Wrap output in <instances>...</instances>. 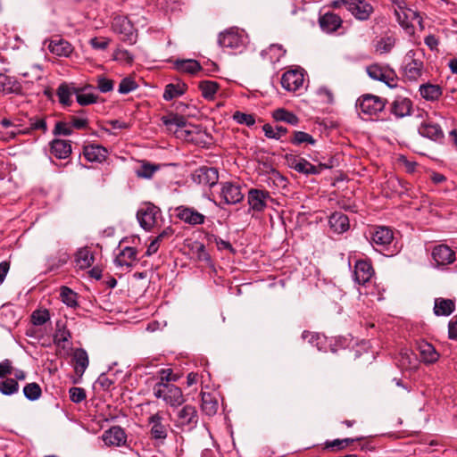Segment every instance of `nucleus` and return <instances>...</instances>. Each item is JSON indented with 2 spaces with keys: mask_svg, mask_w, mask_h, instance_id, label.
I'll list each match as a JSON object with an SVG mask.
<instances>
[{
  "mask_svg": "<svg viewBox=\"0 0 457 457\" xmlns=\"http://www.w3.org/2000/svg\"><path fill=\"white\" fill-rule=\"evenodd\" d=\"M167 130L173 133L177 138L184 141L193 142L195 134L197 133L198 128L187 124V119L178 113H168L161 118Z\"/></svg>",
  "mask_w": 457,
  "mask_h": 457,
  "instance_id": "obj_1",
  "label": "nucleus"
},
{
  "mask_svg": "<svg viewBox=\"0 0 457 457\" xmlns=\"http://www.w3.org/2000/svg\"><path fill=\"white\" fill-rule=\"evenodd\" d=\"M176 409L174 416L171 418L174 427L182 432L193 431L199 422L196 407L192 404H185Z\"/></svg>",
  "mask_w": 457,
  "mask_h": 457,
  "instance_id": "obj_2",
  "label": "nucleus"
},
{
  "mask_svg": "<svg viewBox=\"0 0 457 457\" xmlns=\"http://www.w3.org/2000/svg\"><path fill=\"white\" fill-rule=\"evenodd\" d=\"M153 394L157 399H162L173 409L181 406L186 402L181 388L172 383L157 382L153 387Z\"/></svg>",
  "mask_w": 457,
  "mask_h": 457,
  "instance_id": "obj_3",
  "label": "nucleus"
},
{
  "mask_svg": "<svg viewBox=\"0 0 457 457\" xmlns=\"http://www.w3.org/2000/svg\"><path fill=\"white\" fill-rule=\"evenodd\" d=\"M386 100L378 96L365 94L361 96L356 102V107L360 113L372 118L378 116L386 106Z\"/></svg>",
  "mask_w": 457,
  "mask_h": 457,
  "instance_id": "obj_4",
  "label": "nucleus"
},
{
  "mask_svg": "<svg viewBox=\"0 0 457 457\" xmlns=\"http://www.w3.org/2000/svg\"><path fill=\"white\" fill-rule=\"evenodd\" d=\"M218 42L223 48L241 52L247 43V37L243 30L230 29L219 35Z\"/></svg>",
  "mask_w": 457,
  "mask_h": 457,
  "instance_id": "obj_5",
  "label": "nucleus"
},
{
  "mask_svg": "<svg viewBox=\"0 0 457 457\" xmlns=\"http://www.w3.org/2000/svg\"><path fill=\"white\" fill-rule=\"evenodd\" d=\"M333 8L345 6L355 18L359 20L369 19L372 7L362 0H334L331 3Z\"/></svg>",
  "mask_w": 457,
  "mask_h": 457,
  "instance_id": "obj_6",
  "label": "nucleus"
},
{
  "mask_svg": "<svg viewBox=\"0 0 457 457\" xmlns=\"http://www.w3.org/2000/svg\"><path fill=\"white\" fill-rule=\"evenodd\" d=\"M159 216L160 209L152 204H145L137 213L139 224L145 230H151L157 226Z\"/></svg>",
  "mask_w": 457,
  "mask_h": 457,
  "instance_id": "obj_7",
  "label": "nucleus"
},
{
  "mask_svg": "<svg viewBox=\"0 0 457 457\" xmlns=\"http://www.w3.org/2000/svg\"><path fill=\"white\" fill-rule=\"evenodd\" d=\"M113 30L120 36V39L129 45L136 43L137 34L131 23L126 17H116L112 22Z\"/></svg>",
  "mask_w": 457,
  "mask_h": 457,
  "instance_id": "obj_8",
  "label": "nucleus"
},
{
  "mask_svg": "<svg viewBox=\"0 0 457 457\" xmlns=\"http://www.w3.org/2000/svg\"><path fill=\"white\" fill-rule=\"evenodd\" d=\"M396 8L395 10V13L399 24L408 29L409 28H413L412 22L417 21L420 24L421 23V18L420 14L406 6L404 2L396 3Z\"/></svg>",
  "mask_w": 457,
  "mask_h": 457,
  "instance_id": "obj_9",
  "label": "nucleus"
},
{
  "mask_svg": "<svg viewBox=\"0 0 457 457\" xmlns=\"http://www.w3.org/2000/svg\"><path fill=\"white\" fill-rule=\"evenodd\" d=\"M102 440L106 446L120 447L126 445L127 434L120 426H112L102 434Z\"/></svg>",
  "mask_w": 457,
  "mask_h": 457,
  "instance_id": "obj_10",
  "label": "nucleus"
},
{
  "mask_svg": "<svg viewBox=\"0 0 457 457\" xmlns=\"http://www.w3.org/2000/svg\"><path fill=\"white\" fill-rule=\"evenodd\" d=\"M270 199L271 196L268 191L256 188H251L248 191L247 202L254 212H263L267 207V201Z\"/></svg>",
  "mask_w": 457,
  "mask_h": 457,
  "instance_id": "obj_11",
  "label": "nucleus"
},
{
  "mask_svg": "<svg viewBox=\"0 0 457 457\" xmlns=\"http://www.w3.org/2000/svg\"><path fill=\"white\" fill-rule=\"evenodd\" d=\"M303 71L295 69L287 71L282 75L281 85L286 90L295 92L303 87Z\"/></svg>",
  "mask_w": 457,
  "mask_h": 457,
  "instance_id": "obj_12",
  "label": "nucleus"
},
{
  "mask_svg": "<svg viewBox=\"0 0 457 457\" xmlns=\"http://www.w3.org/2000/svg\"><path fill=\"white\" fill-rule=\"evenodd\" d=\"M220 195L226 204H236L244 198L240 186L231 182L222 184Z\"/></svg>",
  "mask_w": 457,
  "mask_h": 457,
  "instance_id": "obj_13",
  "label": "nucleus"
},
{
  "mask_svg": "<svg viewBox=\"0 0 457 457\" xmlns=\"http://www.w3.org/2000/svg\"><path fill=\"white\" fill-rule=\"evenodd\" d=\"M394 233L387 227H377L371 234V243L380 250L386 249L393 242Z\"/></svg>",
  "mask_w": 457,
  "mask_h": 457,
  "instance_id": "obj_14",
  "label": "nucleus"
},
{
  "mask_svg": "<svg viewBox=\"0 0 457 457\" xmlns=\"http://www.w3.org/2000/svg\"><path fill=\"white\" fill-rule=\"evenodd\" d=\"M162 420L163 413L162 411L148 418V423L152 426L150 429L151 436L155 440L163 441L168 436L167 427L162 424Z\"/></svg>",
  "mask_w": 457,
  "mask_h": 457,
  "instance_id": "obj_15",
  "label": "nucleus"
},
{
  "mask_svg": "<svg viewBox=\"0 0 457 457\" xmlns=\"http://www.w3.org/2000/svg\"><path fill=\"white\" fill-rule=\"evenodd\" d=\"M432 258L437 266H446L455 261V253L446 245H437L432 250Z\"/></svg>",
  "mask_w": 457,
  "mask_h": 457,
  "instance_id": "obj_16",
  "label": "nucleus"
},
{
  "mask_svg": "<svg viewBox=\"0 0 457 457\" xmlns=\"http://www.w3.org/2000/svg\"><path fill=\"white\" fill-rule=\"evenodd\" d=\"M290 167L305 175L320 174L324 169L328 168L325 164L315 166L302 157H293L290 160Z\"/></svg>",
  "mask_w": 457,
  "mask_h": 457,
  "instance_id": "obj_17",
  "label": "nucleus"
},
{
  "mask_svg": "<svg viewBox=\"0 0 457 457\" xmlns=\"http://www.w3.org/2000/svg\"><path fill=\"white\" fill-rule=\"evenodd\" d=\"M374 275L370 262L363 260L357 261L354 265V280L359 285H365Z\"/></svg>",
  "mask_w": 457,
  "mask_h": 457,
  "instance_id": "obj_18",
  "label": "nucleus"
},
{
  "mask_svg": "<svg viewBox=\"0 0 457 457\" xmlns=\"http://www.w3.org/2000/svg\"><path fill=\"white\" fill-rule=\"evenodd\" d=\"M194 179L204 186H214L219 179L218 170L212 167H201L195 170Z\"/></svg>",
  "mask_w": 457,
  "mask_h": 457,
  "instance_id": "obj_19",
  "label": "nucleus"
},
{
  "mask_svg": "<svg viewBox=\"0 0 457 457\" xmlns=\"http://www.w3.org/2000/svg\"><path fill=\"white\" fill-rule=\"evenodd\" d=\"M412 112V102L406 97H397L391 104V112L396 118L410 116Z\"/></svg>",
  "mask_w": 457,
  "mask_h": 457,
  "instance_id": "obj_20",
  "label": "nucleus"
},
{
  "mask_svg": "<svg viewBox=\"0 0 457 457\" xmlns=\"http://www.w3.org/2000/svg\"><path fill=\"white\" fill-rule=\"evenodd\" d=\"M177 211V216L179 218V220H183L186 223H188L190 225H199L204 222V215L198 212L193 208L181 206L179 207Z\"/></svg>",
  "mask_w": 457,
  "mask_h": 457,
  "instance_id": "obj_21",
  "label": "nucleus"
},
{
  "mask_svg": "<svg viewBox=\"0 0 457 457\" xmlns=\"http://www.w3.org/2000/svg\"><path fill=\"white\" fill-rule=\"evenodd\" d=\"M84 157L88 162H102L108 156V150L100 145H88L84 146Z\"/></svg>",
  "mask_w": 457,
  "mask_h": 457,
  "instance_id": "obj_22",
  "label": "nucleus"
},
{
  "mask_svg": "<svg viewBox=\"0 0 457 457\" xmlns=\"http://www.w3.org/2000/svg\"><path fill=\"white\" fill-rule=\"evenodd\" d=\"M419 133L424 137L437 141L444 137L441 127L432 121H424L419 127Z\"/></svg>",
  "mask_w": 457,
  "mask_h": 457,
  "instance_id": "obj_23",
  "label": "nucleus"
},
{
  "mask_svg": "<svg viewBox=\"0 0 457 457\" xmlns=\"http://www.w3.org/2000/svg\"><path fill=\"white\" fill-rule=\"evenodd\" d=\"M424 63L420 60L411 58V60L405 63L403 68V74L409 81H417L423 73Z\"/></svg>",
  "mask_w": 457,
  "mask_h": 457,
  "instance_id": "obj_24",
  "label": "nucleus"
},
{
  "mask_svg": "<svg viewBox=\"0 0 457 457\" xmlns=\"http://www.w3.org/2000/svg\"><path fill=\"white\" fill-rule=\"evenodd\" d=\"M72 362L75 373L81 377L89 364L88 355L86 350L82 348L75 349L72 354Z\"/></svg>",
  "mask_w": 457,
  "mask_h": 457,
  "instance_id": "obj_25",
  "label": "nucleus"
},
{
  "mask_svg": "<svg viewBox=\"0 0 457 457\" xmlns=\"http://www.w3.org/2000/svg\"><path fill=\"white\" fill-rule=\"evenodd\" d=\"M78 93L77 87L73 83H62L57 88L59 102L65 106L72 104V96Z\"/></svg>",
  "mask_w": 457,
  "mask_h": 457,
  "instance_id": "obj_26",
  "label": "nucleus"
},
{
  "mask_svg": "<svg viewBox=\"0 0 457 457\" xmlns=\"http://www.w3.org/2000/svg\"><path fill=\"white\" fill-rule=\"evenodd\" d=\"M420 359L424 363L431 364L436 362L439 358V353L435 347L425 341L420 342L417 347Z\"/></svg>",
  "mask_w": 457,
  "mask_h": 457,
  "instance_id": "obj_27",
  "label": "nucleus"
},
{
  "mask_svg": "<svg viewBox=\"0 0 457 457\" xmlns=\"http://www.w3.org/2000/svg\"><path fill=\"white\" fill-rule=\"evenodd\" d=\"M328 223L331 229L338 234L345 232L350 227L348 217L341 212L332 213L329 217Z\"/></svg>",
  "mask_w": 457,
  "mask_h": 457,
  "instance_id": "obj_28",
  "label": "nucleus"
},
{
  "mask_svg": "<svg viewBox=\"0 0 457 457\" xmlns=\"http://www.w3.org/2000/svg\"><path fill=\"white\" fill-rule=\"evenodd\" d=\"M319 22L323 31L331 33L341 26L342 19L337 14L327 12L320 18Z\"/></svg>",
  "mask_w": 457,
  "mask_h": 457,
  "instance_id": "obj_29",
  "label": "nucleus"
},
{
  "mask_svg": "<svg viewBox=\"0 0 457 457\" xmlns=\"http://www.w3.org/2000/svg\"><path fill=\"white\" fill-rule=\"evenodd\" d=\"M51 154L58 159H66L71 154V145L69 141L54 139L51 142Z\"/></svg>",
  "mask_w": 457,
  "mask_h": 457,
  "instance_id": "obj_30",
  "label": "nucleus"
},
{
  "mask_svg": "<svg viewBox=\"0 0 457 457\" xmlns=\"http://www.w3.org/2000/svg\"><path fill=\"white\" fill-rule=\"evenodd\" d=\"M420 94L427 101H436L443 94V89L439 85L425 83L420 86Z\"/></svg>",
  "mask_w": 457,
  "mask_h": 457,
  "instance_id": "obj_31",
  "label": "nucleus"
},
{
  "mask_svg": "<svg viewBox=\"0 0 457 457\" xmlns=\"http://www.w3.org/2000/svg\"><path fill=\"white\" fill-rule=\"evenodd\" d=\"M454 309L455 303L453 300L442 297L435 299L434 313L436 316H449L454 312Z\"/></svg>",
  "mask_w": 457,
  "mask_h": 457,
  "instance_id": "obj_32",
  "label": "nucleus"
},
{
  "mask_svg": "<svg viewBox=\"0 0 457 457\" xmlns=\"http://www.w3.org/2000/svg\"><path fill=\"white\" fill-rule=\"evenodd\" d=\"M47 47L51 53L58 56H69L73 51L72 46L62 38L51 40Z\"/></svg>",
  "mask_w": 457,
  "mask_h": 457,
  "instance_id": "obj_33",
  "label": "nucleus"
},
{
  "mask_svg": "<svg viewBox=\"0 0 457 457\" xmlns=\"http://www.w3.org/2000/svg\"><path fill=\"white\" fill-rule=\"evenodd\" d=\"M35 130H40L46 133L47 130V125L46 120L39 116H33L28 118V124L25 128L19 129V134H30Z\"/></svg>",
  "mask_w": 457,
  "mask_h": 457,
  "instance_id": "obj_34",
  "label": "nucleus"
},
{
  "mask_svg": "<svg viewBox=\"0 0 457 457\" xmlns=\"http://www.w3.org/2000/svg\"><path fill=\"white\" fill-rule=\"evenodd\" d=\"M92 88L93 86L89 84L84 87H77L78 93H76V100L79 105L86 106L96 103L97 96L94 93L87 92V90Z\"/></svg>",
  "mask_w": 457,
  "mask_h": 457,
  "instance_id": "obj_35",
  "label": "nucleus"
},
{
  "mask_svg": "<svg viewBox=\"0 0 457 457\" xmlns=\"http://www.w3.org/2000/svg\"><path fill=\"white\" fill-rule=\"evenodd\" d=\"M137 250L134 247L127 246L115 258V263L118 266L132 267L133 262L137 260Z\"/></svg>",
  "mask_w": 457,
  "mask_h": 457,
  "instance_id": "obj_36",
  "label": "nucleus"
},
{
  "mask_svg": "<svg viewBox=\"0 0 457 457\" xmlns=\"http://www.w3.org/2000/svg\"><path fill=\"white\" fill-rule=\"evenodd\" d=\"M202 400V411L204 414L208 416H213L218 411V401L216 397L211 393H202L201 394Z\"/></svg>",
  "mask_w": 457,
  "mask_h": 457,
  "instance_id": "obj_37",
  "label": "nucleus"
},
{
  "mask_svg": "<svg viewBox=\"0 0 457 457\" xmlns=\"http://www.w3.org/2000/svg\"><path fill=\"white\" fill-rule=\"evenodd\" d=\"M286 50L281 45H270L267 49L262 50L261 54L262 58L268 59L270 62L276 63L285 55Z\"/></svg>",
  "mask_w": 457,
  "mask_h": 457,
  "instance_id": "obj_38",
  "label": "nucleus"
},
{
  "mask_svg": "<svg viewBox=\"0 0 457 457\" xmlns=\"http://www.w3.org/2000/svg\"><path fill=\"white\" fill-rule=\"evenodd\" d=\"M198 87L201 91L202 96L208 101H212L214 99L215 95L220 88V85L216 81L203 80L199 83Z\"/></svg>",
  "mask_w": 457,
  "mask_h": 457,
  "instance_id": "obj_39",
  "label": "nucleus"
},
{
  "mask_svg": "<svg viewBox=\"0 0 457 457\" xmlns=\"http://www.w3.org/2000/svg\"><path fill=\"white\" fill-rule=\"evenodd\" d=\"M76 266L84 270L89 268L94 262V256L87 248H81L76 253Z\"/></svg>",
  "mask_w": 457,
  "mask_h": 457,
  "instance_id": "obj_40",
  "label": "nucleus"
},
{
  "mask_svg": "<svg viewBox=\"0 0 457 457\" xmlns=\"http://www.w3.org/2000/svg\"><path fill=\"white\" fill-rule=\"evenodd\" d=\"M272 117L277 121H283L290 125H297L299 123V118L284 108H278L272 112Z\"/></svg>",
  "mask_w": 457,
  "mask_h": 457,
  "instance_id": "obj_41",
  "label": "nucleus"
},
{
  "mask_svg": "<svg viewBox=\"0 0 457 457\" xmlns=\"http://www.w3.org/2000/svg\"><path fill=\"white\" fill-rule=\"evenodd\" d=\"M186 89L187 86L185 84H168L163 92V98L166 101H170L182 96L186 92Z\"/></svg>",
  "mask_w": 457,
  "mask_h": 457,
  "instance_id": "obj_42",
  "label": "nucleus"
},
{
  "mask_svg": "<svg viewBox=\"0 0 457 457\" xmlns=\"http://www.w3.org/2000/svg\"><path fill=\"white\" fill-rule=\"evenodd\" d=\"M175 65L178 71L188 74H195L201 70L199 62L192 59L177 61Z\"/></svg>",
  "mask_w": 457,
  "mask_h": 457,
  "instance_id": "obj_43",
  "label": "nucleus"
},
{
  "mask_svg": "<svg viewBox=\"0 0 457 457\" xmlns=\"http://www.w3.org/2000/svg\"><path fill=\"white\" fill-rule=\"evenodd\" d=\"M160 169V165L152 164L147 162H142V164L136 170V175L138 178L150 179L154 174Z\"/></svg>",
  "mask_w": 457,
  "mask_h": 457,
  "instance_id": "obj_44",
  "label": "nucleus"
},
{
  "mask_svg": "<svg viewBox=\"0 0 457 457\" xmlns=\"http://www.w3.org/2000/svg\"><path fill=\"white\" fill-rule=\"evenodd\" d=\"M71 338V333L66 328H58L54 336V345L63 350L69 349V340Z\"/></svg>",
  "mask_w": 457,
  "mask_h": 457,
  "instance_id": "obj_45",
  "label": "nucleus"
},
{
  "mask_svg": "<svg viewBox=\"0 0 457 457\" xmlns=\"http://www.w3.org/2000/svg\"><path fill=\"white\" fill-rule=\"evenodd\" d=\"M262 130L268 138L277 140L280 139L284 135L287 133V128L283 126H277L274 128L269 123L263 125Z\"/></svg>",
  "mask_w": 457,
  "mask_h": 457,
  "instance_id": "obj_46",
  "label": "nucleus"
},
{
  "mask_svg": "<svg viewBox=\"0 0 457 457\" xmlns=\"http://www.w3.org/2000/svg\"><path fill=\"white\" fill-rule=\"evenodd\" d=\"M23 394L28 400L36 401L41 396L42 390L37 383L32 382L23 387Z\"/></svg>",
  "mask_w": 457,
  "mask_h": 457,
  "instance_id": "obj_47",
  "label": "nucleus"
},
{
  "mask_svg": "<svg viewBox=\"0 0 457 457\" xmlns=\"http://www.w3.org/2000/svg\"><path fill=\"white\" fill-rule=\"evenodd\" d=\"M290 142L295 145H300L302 144L314 145L316 140L313 137L303 131H295L294 136Z\"/></svg>",
  "mask_w": 457,
  "mask_h": 457,
  "instance_id": "obj_48",
  "label": "nucleus"
},
{
  "mask_svg": "<svg viewBox=\"0 0 457 457\" xmlns=\"http://www.w3.org/2000/svg\"><path fill=\"white\" fill-rule=\"evenodd\" d=\"M19 391V384L14 378H7L0 382V392L4 395H12Z\"/></svg>",
  "mask_w": 457,
  "mask_h": 457,
  "instance_id": "obj_49",
  "label": "nucleus"
},
{
  "mask_svg": "<svg viewBox=\"0 0 457 457\" xmlns=\"http://www.w3.org/2000/svg\"><path fill=\"white\" fill-rule=\"evenodd\" d=\"M395 44V39L393 37H384L377 42L376 50L380 54H386L391 51Z\"/></svg>",
  "mask_w": 457,
  "mask_h": 457,
  "instance_id": "obj_50",
  "label": "nucleus"
},
{
  "mask_svg": "<svg viewBox=\"0 0 457 457\" xmlns=\"http://www.w3.org/2000/svg\"><path fill=\"white\" fill-rule=\"evenodd\" d=\"M233 120L238 124H245L248 127H252L255 123V117L253 114L241 112L239 111L235 112L233 114Z\"/></svg>",
  "mask_w": 457,
  "mask_h": 457,
  "instance_id": "obj_51",
  "label": "nucleus"
},
{
  "mask_svg": "<svg viewBox=\"0 0 457 457\" xmlns=\"http://www.w3.org/2000/svg\"><path fill=\"white\" fill-rule=\"evenodd\" d=\"M50 319V314L47 310H36L31 314V321L35 326L44 325Z\"/></svg>",
  "mask_w": 457,
  "mask_h": 457,
  "instance_id": "obj_52",
  "label": "nucleus"
},
{
  "mask_svg": "<svg viewBox=\"0 0 457 457\" xmlns=\"http://www.w3.org/2000/svg\"><path fill=\"white\" fill-rule=\"evenodd\" d=\"M387 68L388 67H383L378 64H371L366 68V71L370 78L380 81Z\"/></svg>",
  "mask_w": 457,
  "mask_h": 457,
  "instance_id": "obj_53",
  "label": "nucleus"
},
{
  "mask_svg": "<svg viewBox=\"0 0 457 457\" xmlns=\"http://www.w3.org/2000/svg\"><path fill=\"white\" fill-rule=\"evenodd\" d=\"M355 440H360V438L357 439H352V438H345V439H335L332 441H327L325 443V448L326 449H345L351 443L354 442Z\"/></svg>",
  "mask_w": 457,
  "mask_h": 457,
  "instance_id": "obj_54",
  "label": "nucleus"
},
{
  "mask_svg": "<svg viewBox=\"0 0 457 457\" xmlns=\"http://www.w3.org/2000/svg\"><path fill=\"white\" fill-rule=\"evenodd\" d=\"M137 82L129 78V77H127V78H124L120 85H119V88H118V91L120 94H129L130 93L131 91L135 90L137 88Z\"/></svg>",
  "mask_w": 457,
  "mask_h": 457,
  "instance_id": "obj_55",
  "label": "nucleus"
},
{
  "mask_svg": "<svg viewBox=\"0 0 457 457\" xmlns=\"http://www.w3.org/2000/svg\"><path fill=\"white\" fill-rule=\"evenodd\" d=\"M97 88L101 93H108L113 89V81L103 76L96 78Z\"/></svg>",
  "mask_w": 457,
  "mask_h": 457,
  "instance_id": "obj_56",
  "label": "nucleus"
},
{
  "mask_svg": "<svg viewBox=\"0 0 457 457\" xmlns=\"http://www.w3.org/2000/svg\"><path fill=\"white\" fill-rule=\"evenodd\" d=\"M61 297L62 302L69 306H73L76 303V294L67 287L61 288Z\"/></svg>",
  "mask_w": 457,
  "mask_h": 457,
  "instance_id": "obj_57",
  "label": "nucleus"
},
{
  "mask_svg": "<svg viewBox=\"0 0 457 457\" xmlns=\"http://www.w3.org/2000/svg\"><path fill=\"white\" fill-rule=\"evenodd\" d=\"M69 394H70L71 401L75 403H81L82 401H84L86 399V392L81 387H76V386L71 387L69 390Z\"/></svg>",
  "mask_w": 457,
  "mask_h": 457,
  "instance_id": "obj_58",
  "label": "nucleus"
},
{
  "mask_svg": "<svg viewBox=\"0 0 457 457\" xmlns=\"http://www.w3.org/2000/svg\"><path fill=\"white\" fill-rule=\"evenodd\" d=\"M380 81L384 82L386 85L392 88L397 86L396 76L394 71L389 68H387Z\"/></svg>",
  "mask_w": 457,
  "mask_h": 457,
  "instance_id": "obj_59",
  "label": "nucleus"
},
{
  "mask_svg": "<svg viewBox=\"0 0 457 457\" xmlns=\"http://www.w3.org/2000/svg\"><path fill=\"white\" fill-rule=\"evenodd\" d=\"M114 59L120 62H125L127 63H131L133 62V55L125 49H118L114 53Z\"/></svg>",
  "mask_w": 457,
  "mask_h": 457,
  "instance_id": "obj_60",
  "label": "nucleus"
},
{
  "mask_svg": "<svg viewBox=\"0 0 457 457\" xmlns=\"http://www.w3.org/2000/svg\"><path fill=\"white\" fill-rule=\"evenodd\" d=\"M12 361L8 359H5L2 362H0V378H5L7 375L12 374Z\"/></svg>",
  "mask_w": 457,
  "mask_h": 457,
  "instance_id": "obj_61",
  "label": "nucleus"
},
{
  "mask_svg": "<svg viewBox=\"0 0 457 457\" xmlns=\"http://www.w3.org/2000/svg\"><path fill=\"white\" fill-rule=\"evenodd\" d=\"M177 378L173 376L172 370H162L160 371V380L158 382H162L164 384L170 383L171 381H176Z\"/></svg>",
  "mask_w": 457,
  "mask_h": 457,
  "instance_id": "obj_62",
  "label": "nucleus"
},
{
  "mask_svg": "<svg viewBox=\"0 0 457 457\" xmlns=\"http://www.w3.org/2000/svg\"><path fill=\"white\" fill-rule=\"evenodd\" d=\"M55 135H65L69 136L71 134V129L67 126L66 123L57 122L54 130Z\"/></svg>",
  "mask_w": 457,
  "mask_h": 457,
  "instance_id": "obj_63",
  "label": "nucleus"
},
{
  "mask_svg": "<svg viewBox=\"0 0 457 457\" xmlns=\"http://www.w3.org/2000/svg\"><path fill=\"white\" fill-rule=\"evenodd\" d=\"M71 124L73 128L81 129L87 126V120L85 118L72 117Z\"/></svg>",
  "mask_w": 457,
  "mask_h": 457,
  "instance_id": "obj_64",
  "label": "nucleus"
}]
</instances>
